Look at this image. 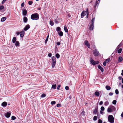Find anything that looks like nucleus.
<instances>
[{"instance_id": "1", "label": "nucleus", "mask_w": 123, "mask_h": 123, "mask_svg": "<svg viewBox=\"0 0 123 123\" xmlns=\"http://www.w3.org/2000/svg\"><path fill=\"white\" fill-rule=\"evenodd\" d=\"M39 15L37 13H35L32 14L31 16V19L33 20H37L39 18Z\"/></svg>"}, {"instance_id": "2", "label": "nucleus", "mask_w": 123, "mask_h": 123, "mask_svg": "<svg viewBox=\"0 0 123 123\" xmlns=\"http://www.w3.org/2000/svg\"><path fill=\"white\" fill-rule=\"evenodd\" d=\"M52 59L51 65L52 67V68H54L55 65L56 59L54 56H53L52 57Z\"/></svg>"}, {"instance_id": "3", "label": "nucleus", "mask_w": 123, "mask_h": 123, "mask_svg": "<svg viewBox=\"0 0 123 123\" xmlns=\"http://www.w3.org/2000/svg\"><path fill=\"white\" fill-rule=\"evenodd\" d=\"M108 120V121L111 123H113L114 122V118L113 116L111 115L109 116Z\"/></svg>"}, {"instance_id": "4", "label": "nucleus", "mask_w": 123, "mask_h": 123, "mask_svg": "<svg viewBox=\"0 0 123 123\" xmlns=\"http://www.w3.org/2000/svg\"><path fill=\"white\" fill-rule=\"evenodd\" d=\"M90 62L91 64L93 65H95L96 64H98L99 63V62L98 61H95L93 59H92V57H90Z\"/></svg>"}, {"instance_id": "5", "label": "nucleus", "mask_w": 123, "mask_h": 123, "mask_svg": "<svg viewBox=\"0 0 123 123\" xmlns=\"http://www.w3.org/2000/svg\"><path fill=\"white\" fill-rule=\"evenodd\" d=\"M93 54L95 56H97L99 55V52L97 49H95L93 51Z\"/></svg>"}, {"instance_id": "6", "label": "nucleus", "mask_w": 123, "mask_h": 123, "mask_svg": "<svg viewBox=\"0 0 123 123\" xmlns=\"http://www.w3.org/2000/svg\"><path fill=\"white\" fill-rule=\"evenodd\" d=\"M94 26V24H93V22L92 23H90L89 27V30L91 31L93 30Z\"/></svg>"}, {"instance_id": "7", "label": "nucleus", "mask_w": 123, "mask_h": 123, "mask_svg": "<svg viewBox=\"0 0 123 123\" xmlns=\"http://www.w3.org/2000/svg\"><path fill=\"white\" fill-rule=\"evenodd\" d=\"M5 116L7 118H8L10 117L11 115L10 112H9L7 113H5L4 114Z\"/></svg>"}, {"instance_id": "8", "label": "nucleus", "mask_w": 123, "mask_h": 123, "mask_svg": "<svg viewBox=\"0 0 123 123\" xmlns=\"http://www.w3.org/2000/svg\"><path fill=\"white\" fill-rule=\"evenodd\" d=\"M84 43L88 47V48H90V43H89L88 41L87 40H86L85 41Z\"/></svg>"}, {"instance_id": "9", "label": "nucleus", "mask_w": 123, "mask_h": 123, "mask_svg": "<svg viewBox=\"0 0 123 123\" xmlns=\"http://www.w3.org/2000/svg\"><path fill=\"white\" fill-rule=\"evenodd\" d=\"M30 27V26L28 24L24 28V31H26L28 30Z\"/></svg>"}, {"instance_id": "10", "label": "nucleus", "mask_w": 123, "mask_h": 123, "mask_svg": "<svg viewBox=\"0 0 123 123\" xmlns=\"http://www.w3.org/2000/svg\"><path fill=\"white\" fill-rule=\"evenodd\" d=\"M86 11H83L81 13V18H83L84 16H85L86 15Z\"/></svg>"}, {"instance_id": "11", "label": "nucleus", "mask_w": 123, "mask_h": 123, "mask_svg": "<svg viewBox=\"0 0 123 123\" xmlns=\"http://www.w3.org/2000/svg\"><path fill=\"white\" fill-rule=\"evenodd\" d=\"M25 33L24 31H22L20 32V36L21 37H23Z\"/></svg>"}, {"instance_id": "12", "label": "nucleus", "mask_w": 123, "mask_h": 123, "mask_svg": "<svg viewBox=\"0 0 123 123\" xmlns=\"http://www.w3.org/2000/svg\"><path fill=\"white\" fill-rule=\"evenodd\" d=\"M7 105V103L6 102H4L1 104V105L3 107H5Z\"/></svg>"}, {"instance_id": "13", "label": "nucleus", "mask_w": 123, "mask_h": 123, "mask_svg": "<svg viewBox=\"0 0 123 123\" xmlns=\"http://www.w3.org/2000/svg\"><path fill=\"white\" fill-rule=\"evenodd\" d=\"M98 111V108H96L93 110V113L94 114H96Z\"/></svg>"}, {"instance_id": "14", "label": "nucleus", "mask_w": 123, "mask_h": 123, "mask_svg": "<svg viewBox=\"0 0 123 123\" xmlns=\"http://www.w3.org/2000/svg\"><path fill=\"white\" fill-rule=\"evenodd\" d=\"M98 68L101 70L102 72H103L104 69L100 65H98Z\"/></svg>"}, {"instance_id": "15", "label": "nucleus", "mask_w": 123, "mask_h": 123, "mask_svg": "<svg viewBox=\"0 0 123 123\" xmlns=\"http://www.w3.org/2000/svg\"><path fill=\"white\" fill-rule=\"evenodd\" d=\"M27 13V12L26 9H24L23 11V13L24 15H26Z\"/></svg>"}, {"instance_id": "16", "label": "nucleus", "mask_w": 123, "mask_h": 123, "mask_svg": "<svg viewBox=\"0 0 123 123\" xmlns=\"http://www.w3.org/2000/svg\"><path fill=\"white\" fill-rule=\"evenodd\" d=\"M28 21V18L26 17H25L23 18V21L25 23L27 22Z\"/></svg>"}, {"instance_id": "17", "label": "nucleus", "mask_w": 123, "mask_h": 123, "mask_svg": "<svg viewBox=\"0 0 123 123\" xmlns=\"http://www.w3.org/2000/svg\"><path fill=\"white\" fill-rule=\"evenodd\" d=\"M123 60V58L121 56L119 57L118 58V61L119 62H122Z\"/></svg>"}, {"instance_id": "18", "label": "nucleus", "mask_w": 123, "mask_h": 123, "mask_svg": "<svg viewBox=\"0 0 123 123\" xmlns=\"http://www.w3.org/2000/svg\"><path fill=\"white\" fill-rule=\"evenodd\" d=\"M58 33L59 36H63V32L61 31H60L59 32H58Z\"/></svg>"}, {"instance_id": "19", "label": "nucleus", "mask_w": 123, "mask_h": 123, "mask_svg": "<svg viewBox=\"0 0 123 123\" xmlns=\"http://www.w3.org/2000/svg\"><path fill=\"white\" fill-rule=\"evenodd\" d=\"M106 89L107 90H110L111 88V87L109 86H105Z\"/></svg>"}, {"instance_id": "20", "label": "nucleus", "mask_w": 123, "mask_h": 123, "mask_svg": "<svg viewBox=\"0 0 123 123\" xmlns=\"http://www.w3.org/2000/svg\"><path fill=\"white\" fill-rule=\"evenodd\" d=\"M107 111L108 112H112V109L110 108H108Z\"/></svg>"}, {"instance_id": "21", "label": "nucleus", "mask_w": 123, "mask_h": 123, "mask_svg": "<svg viewBox=\"0 0 123 123\" xmlns=\"http://www.w3.org/2000/svg\"><path fill=\"white\" fill-rule=\"evenodd\" d=\"M94 94L97 97L99 95V92H95Z\"/></svg>"}, {"instance_id": "22", "label": "nucleus", "mask_w": 123, "mask_h": 123, "mask_svg": "<svg viewBox=\"0 0 123 123\" xmlns=\"http://www.w3.org/2000/svg\"><path fill=\"white\" fill-rule=\"evenodd\" d=\"M16 40V39L15 37H14L12 39V42L13 43H14Z\"/></svg>"}, {"instance_id": "23", "label": "nucleus", "mask_w": 123, "mask_h": 123, "mask_svg": "<svg viewBox=\"0 0 123 123\" xmlns=\"http://www.w3.org/2000/svg\"><path fill=\"white\" fill-rule=\"evenodd\" d=\"M6 19V17H3L1 19V22H3L5 21Z\"/></svg>"}, {"instance_id": "24", "label": "nucleus", "mask_w": 123, "mask_h": 123, "mask_svg": "<svg viewBox=\"0 0 123 123\" xmlns=\"http://www.w3.org/2000/svg\"><path fill=\"white\" fill-rule=\"evenodd\" d=\"M51 88L54 89H55L56 88V85L55 84L52 85Z\"/></svg>"}, {"instance_id": "25", "label": "nucleus", "mask_w": 123, "mask_h": 123, "mask_svg": "<svg viewBox=\"0 0 123 123\" xmlns=\"http://www.w3.org/2000/svg\"><path fill=\"white\" fill-rule=\"evenodd\" d=\"M97 4H98V1L97 0H96V1L95 3V5H94V7L95 8L96 7Z\"/></svg>"}, {"instance_id": "26", "label": "nucleus", "mask_w": 123, "mask_h": 123, "mask_svg": "<svg viewBox=\"0 0 123 123\" xmlns=\"http://www.w3.org/2000/svg\"><path fill=\"white\" fill-rule=\"evenodd\" d=\"M15 45L16 46H19V43L18 41H16L15 43Z\"/></svg>"}, {"instance_id": "27", "label": "nucleus", "mask_w": 123, "mask_h": 123, "mask_svg": "<svg viewBox=\"0 0 123 123\" xmlns=\"http://www.w3.org/2000/svg\"><path fill=\"white\" fill-rule=\"evenodd\" d=\"M49 35H48L47 37V38H46V39L45 40V44H46V43H47V42L48 40V38H49Z\"/></svg>"}, {"instance_id": "28", "label": "nucleus", "mask_w": 123, "mask_h": 123, "mask_svg": "<svg viewBox=\"0 0 123 123\" xmlns=\"http://www.w3.org/2000/svg\"><path fill=\"white\" fill-rule=\"evenodd\" d=\"M64 30L66 32H68V30L67 28V27L64 26Z\"/></svg>"}, {"instance_id": "29", "label": "nucleus", "mask_w": 123, "mask_h": 123, "mask_svg": "<svg viewBox=\"0 0 123 123\" xmlns=\"http://www.w3.org/2000/svg\"><path fill=\"white\" fill-rule=\"evenodd\" d=\"M122 48H120V49L117 50L118 53L119 54L121 53L122 52Z\"/></svg>"}, {"instance_id": "30", "label": "nucleus", "mask_w": 123, "mask_h": 123, "mask_svg": "<svg viewBox=\"0 0 123 123\" xmlns=\"http://www.w3.org/2000/svg\"><path fill=\"white\" fill-rule=\"evenodd\" d=\"M111 60L110 59V58H109L106 59L105 62L106 63H108Z\"/></svg>"}, {"instance_id": "31", "label": "nucleus", "mask_w": 123, "mask_h": 123, "mask_svg": "<svg viewBox=\"0 0 123 123\" xmlns=\"http://www.w3.org/2000/svg\"><path fill=\"white\" fill-rule=\"evenodd\" d=\"M95 18H92L91 20V22H90V23H92V22H93V24H94V21L95 20Z\"/></svg>"}, {"instance_id": "32", "label": "nucleus", "mask_w": 123, "mask_h": 123, "mask_svg": "<svg viewBox=\"0 0 123 123\" xmlns=\"http://www.w3.org/2000/svg\"><path fill=\"white\" fill-rule=\"evenodd\" d=\"M109 104V102L108 101H106L104 103L105 105L106 106L108 105Z\"/></svg>"}, {"instance_id": "33", "label": "nucleus", "mask_w": 123, "mask_h": 123, "mask_svg": "<svg viewBox=\"0 0 123 123\" xmlns=\"http://www.w3.org/2000/svg\"><path fill=\"white\" fill-rule=\"evenodd\" d=\"M60 56V55L58 53L56 54L55 55L56 57L58 59L59 58Z\"/></svg>"}, {"instance_id": "34", "label": "nucleus", "mask_w": 123, "mask_h": 123, "mask_svg": "<svg viewBox=\"0 0 123 123\" xmlns=\"http://www.w3.org/2000/svg\"><path fill=\"white\" fill-rule=\"evenodd\" d=\"M49 24L51 26H53L54 25L53 22L51 21H49Z\"/></svg>"}, {"instance_id": "35", "label": "nucleus", "mask_w": 123, "mask_h": 123, "mask_svg": "<svg viewBox=\"0 0 123 123\" xmlns=\"http://www.w3.org/2000/svg\"><path fill=\"white\" fill-rule=\"evenodd\" d=\"M56 103V102L55 101H52L51 102V104L52 105H53L54 104H55Z\"/></svg>"}, {"instance_id": "36", "label": "nucleus", "mask_w": 123, "mask_h": 123, "mask_svg": "<svg viewBox=\"0 0 123 123\" xmlns=\"http://www.w3.org/2000/svg\"><path fill=\"white\" fill-rule=\"evenodd\" d=\"M46 95L45 93H43L42 94V95L41 96V98H44L46 97Z\"/></svg>"}, {"instance_id": "37", "label": "nucleus", "mask_w": 123, "mask_h": 123, "mask_svg": "<svg viewBox=\"0 0 123 123\" xmlns=\"http://www.w3.org/2000/svg\"><path fill=\"white\" fill-rule=\"evenodd\" d=\"M56 30L57 31H60L61 30V28L60 27H57Z\"/></svg>"}, {"instance_id": "38", "label": "nucleus", "mask_w": 123, "mask_h": 123, "mask_svg": "<svg viewBox=\"0 0 123 123\" xmlns=\"http://www.w3.org/2000/svg\"><path fill=\"white\" fill-rule=\"evenodd\" d=\"M16 118V117L14 116H12V117H11V119H12V120H14Z\"/></svg>"}, {"instance_id": "39", "label": "nucleus", "mask_w": 123, "mask_h": 123, "mask_svg": "<svg viewBox=\"0 0 123 123\" xmlns=\"http://www.w3.org/2000/svg\"><path fill=\"white\" fill-rule=\"evenodd\" d=\"M117 101L116 100H114L113 101L112 104L114 105H116V104Z\"/></svg>"}, {"instance_id": "40", "label": "nucleus", "mask_w": 123, "mask_h": 123, "mask_svg": "<svg viewBox=\"0 0 123 123\" xmlns=\"http://www.w3.org/2000/svg\"><path fill=\"white\" fill-rule=\"evenodd\" d=\"M115 93L116 94H118L119 93V91L118 89H116L115 90Z\"/></svg>"}, {"instance_id": "41", "label": "nucleus", "mask_w": 123, "mask_h": 123, "mask_svg": "<svg viewBox=\"0 0 123 123\" xmlns=\"http://www.w3.org/2000/svg\"><path fill=\"white\" fill-rule=\"evenodd\" d=\"M33 3L31 1H28V4L30 5H31Z\"/></svg>"}, {"instance_id": "42", "label": "nucleus", "mask_w": 123, "mask_h": 123, "mask_svg": "<svg viewBox=\"0 0 123 123\" xmlns=\"http://www.w3.org/2000/svg\"><path fill=\"white\" fill-rule=\"evenodd\" d=\"M85 112L83 111L81 113V114L82 115L85 116Z\"/></svg>"}, {"instance_id": "43", "label": "nucleus", "mask_w": 123, "mask_h": 123, "mask_svg": "<svg viewBox=\"0 0 123 123\" xmlns=\"http://www.w3.org/2000/svg\"><path fill=\"white\" fill-rule=\"evenodd\" d=\"M97 120V117L96 116H94L93 118V120L94 121H96Z\"/></svg>"}, {"instance_id": "44", "label": "nucleus", "mask_w": 123, "mask_h": 123, "mask_svg": "<svg viewBox=\"0 0 123 123\" xmlns=\"http://www.w3.org/2000/svg\"><path fill=\"white\" fill-rule=\"evenodd\" d=\"M102 120L100 119H99L98 121V123H102Z\"/></svg>"}, {"instance_id": "45", "label": "nucleus", "mask_w": 123, "mask_h": 123, "mask_svg": "<svg viewBox=\"0 0 123 123\" xmlns=\"http://www.w3.org/2000/svg\"><path fill=\"white\" fill-rule=\"evenodd\" d=\"M101 110L102 111H104L105 110V108L103 106H102L101 108Z\"/></svg>"}, {"instance_id": "46", "label": "nucleus", "mask_w": 123, "mask_h": 123, "mask_svg": "<svg viewBox=\"0 0 123 123\" xmlns=\"http://www.w3.org/2000/svg\"><path fill=\"white\" fill-rule=\"evenodd\" d=\"M4 8V6H0V10H2Z\"/></svg>"}, {"instance_id": "47", "label": "nucleus", "mask_w": 123, "mask_h": 123, "mask_svg": "<svg viewBox=\"0 0 123 123\" xmlns=\"http://www.w3.org/2000/svg\"><path fill=\"white\" fill-rule=\"evenodd\" d=\"M68 15H67V16H68V17L69 18H70L71 17V16L70 14L69 13H68Z\"/></svg>"}, {"instance_id": "48", "label": "nucleus", "mask_w": 123, "mask_h": 123, "mask_svg": "<svg viewBox=\"0 0 123 123\" xmlns=\"http://www.w3.org/2000/svg\"><path fill=\"white\" fill-rule=\"evenodd\" d=\"M65 89L66 90H68L69 89V87L68 86H66L65 87Z\"/></svg>"}, {"instance_id": "49", "label": "nucleus", "mask_w": 123, "mask_h": 123, "mask_svg": "<svg viewBox=\"0 0 123 123\" xmlns=\"http://www.w3.org/2000/svg\"><path fill=\"white\" fill-rule=\"evenodd\" d=\"M56 106L57 107H61V105L60 104H58Z\"/></svg>"}, {"instance_id": "50", "label": "nucleus", "mask_w": 123, "mask_h": 123, "mask_svg": "<svg viewBox=\"0 0 123 123\" xmlns=\"http://www.w3.org/2000/svg\"><path fill=\"white\" fill-rule=\"evenodd\" d=\"M106 63H107L105 61H104L103 63V65L104 66H106Z\"/></svg>"}, {"instance_id": "51", "label": "nucleus", "mask_w": 123, "mask_h": 123, "mask_svg": "<svg viewBox=\"0 0 123 123\" xmlns=\"http://www.w3.org/2000/svg\"><path fill=\"white\" fill-rule=\"evenodd\" d=\"M51 55L52 54L51 53H49L48 55V56L49 57H51Z\"/></svg>"}, {"instance_id": "52", "label": "nucleus", "mask_w": 123, "mask_h": 123, "mask_svg": "<svg viewBox=\"0 0 123 123\" xmlns=\"http://www.w3.org/2000/svg\"><path fill=\"white\" fill-rule=\"evenodd\" d=\"M61 86L60 85H58L57 87V89L58 90H59V88Z\"/></svg>"}, {"instance_id": "53", "label": "nucleus", "mask_w": 123, "mask_h": 123, "mask_svg": "<svg viewBox=\"0 0 123 123\" xmlns=\"http://www.w3.org/2000/svg\"><path fill=\"white\" fill-rule=\"evenodd\" d=\"M21 6L23 7L24 5V2H23L21 4Z\"/></svg>"}, {"instance_id": "54", "label": "nucleus", "mask_w": 123, "mask_h": 123, "mask_svg": "<svg viewBox=\"0 0 123 123\" xmlns=\"http://www.w3.org/2000/svg\"><path fill=\"white\" fill-rule=\"evenodd\" d=\"M113 94L112 92H110L109 93V95L110 96H112L113 95Z\"/></svg>"}, {"instance_id": "55", "label": "nucleus", "mask_w": 123, "mask_h": 123, "mask_svg": "<svg viewBox=\"0 0 123 123\" xmlns=\"http://www.w3.org/2000/svg\"><path fill=\"white\" fill-rule=\"evenodd\" d=\"M112 109L113 110H115L116 108L114 106H112Z\"/></svg>"}, {"instance_id": "56", "label": "nucleus", "mask_w": 123, "mask_h": 123, "mask_svg": "<svg viewBox=\"0 0 123 123\" xmlns=\"http://www.w3.org/2000/svg\"><path fill=\"white\" fill-rule=\"evenodd\" d=\"M103 102L102 101H101L99 103V105H101L103 104Z\"/></svg>"}, {"instance_id": "57", "label": "nucleus", "mask_w": 123, "mask_h": 123, "mask_svg": "<svg viewBox=\"0 0 123 123\" xmlns=\"http://www.w3.org/2000/svg\"><path fill=\"white\" fill-rule=\"evenodd\" d=\"M100 111V113L101 114H105L104 112H103V111Z\"/></svg>"}, {"instance_id": "58", "label": "nucleus", "mask_w": 123, "mask_h": 123, "mask_svg": "<svg viewBox=\"0 0 123 123\" xmlns=\"http://www.w3.org/2000/svg\"><path fill=\"white\" fill-rule=\"evenodd\" d=\"M55 23L57 24L58 23V21L56 19H55Z\"/></svg>"}, {"instance_id": "59", "label": "nucleus", "mask_w": 123, "mask_h": 123, "mask_svg": "<svg viewBox=\"0 0 123 123\" xmlns=\"http://www.w3.org/2000/svg\"><path fill=\"white\" fill-rule=\"evenodd\" d=\"M56 44H57V45H60V43L59 42H57V43Z\"/></svg>"}, {"instance_id": "60", "label": "nucleus", "mask_w": 123, "mask_h": 123, "mask_svg": "<svg viewBox=\"0 0 123 123\" xmlns=\"http://www.w3.org/2000/svg\"><path fill=\"white\" fill-rule=\"evenodd\" d=\"M122 43H121L118 45V46H119V47H120L121 46H122Z\"/></svg>"}, {"instance_id": "61", "label": "nucleus", "mask_w": 123, "mask_h": 123, "mask_svg": "<svg viewBox=\"0 0 123 123\" xmlns=\"http://www.w3.org/2000/svg\"><path fill=\"white\" fill-rule=\"evenodd\" d=\"M87 13H89L88 9H87L86 11V13H87Z\"/></svg>"}, {"instance_id": "62", "label": "nucleus", "mask_w": 123, "mask_h": 123, "mask_svg": "<svg viewBox=\"0 0 123 123\" xmlns=\"http://www.w3.org/2000/svg\"><path fill=\"white\" fill-rule=\"evenodd\" d=\"M16 34L17 35H19V34H20V32H16Z\"/></svg>"}, {"instance_id": "63", "label": "nucleus", "mask_w": 123, "mask_h": 123, "mask_svg": "<svg viewBox=\"0 0 123 123\" xmlns=\"http://www.w3.org/2000/svg\"><path fill=\"white\" fill-rule=\"evenodd\" d=\"M121 116L123 118V112H122L121 114Z\"/></svg>"}, {"instance_id": "64", "label": "nucleus", "mask_w": 123, "mask_h": 123, "mask_svg": "<svg viewBox=\"0 0 123 123\" xmlns=\"http://www.w3.org/2000/svg\"><path fill=\"white\" fill-rule=\"evenodd\" d=\"M121 74L122 76H123V70H122V73Z\"/></svg>"}]
</instances>
